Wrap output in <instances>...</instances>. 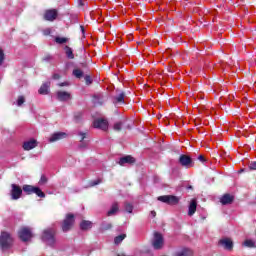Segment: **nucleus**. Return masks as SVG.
Listing matches in <instances>:
<instances>
[{
    "mask_svg": "<svg viewBox=\"0 0 256 256\" xmlns=\"http://www.w3.org/2000/svg\"><path fill=\"white\" fill-rule=\"evenodd\" d=\"M42 241L46 243V245L53 247L55 245V229L48 228L44 230L42 234Z\"/></svg>",
    "mask_w": 256,
    "mask_h": 256,
    "instance_id": "1",
    "label": "nucleus"
},
{
    "mask_svg": "<svg viewBox=\"0 0 256 256\" xmlns=\"http://www.w3.org/2000/svg\"><path fill=\"white\" fill-rule=\"evenodd\" d=\"M11 245H13V238L11 237V234L2 232L0 235V247L2 251L9 249Z\"/></svg>",
    "mask_w": 256,
    "mask_h": 256,
    "instance_id": "2",
    "label": "nucleus"
},
{
    "mask_svg": "<svg viewBox=\"0 0 256 256\" xmlns=\"http://www.w3.org/2000/svg\"><path fill=\"white\" fill-rule=\"evenodd\" d=\"M179 163L182 167H185V169H191V167L195 166V162H193V158L185 154L180 155Z\"/></svg>",
    "mask_w": 256,
    "mask_h": 256,
    "instance_id": "3",
    "label": "nucleus"
},
{
    "mask_svg": "<svg viewBox=\"0 0 256 256\" xmlns=\"http://www.w3.org/2000/svg\"><path fill=\"white\" fill-rule=\"evenodd\" d=\"M24 193H27V195H33L35 193L38 197H45V193L39 189V187H34L31 185H24L23 186Z\"/></svg>",
    "mask_w": 256,
    "mask_h": 256,
    "instance_id": "4",
    "label": "nucleus"
},
{
    "mask_svg": "<svg viewBox=\"0 0 256 256\" xmlns=\"http://www.w3.org/2000/svg\"><path fill=\"white\" fill-rule=\"evenodd\" d=\"M165 240L163 239V235L159 232L154 233V239L152 241L153 248L156 250L163 249V245Z\"/></svg>",
    "mask_w": 256,
    "mask_h": 256,
    "instance_id": "5",
    "label": "nucleus"
},
{
    "mask_svg": "<svg viewBox=\"0 0 256 256\" xmlns=\"http://www.w3.org/2000/svg\"><path fill=\"white\" fill-rule=\"evenodd\" d=\"M73 223H75V216H73V214H68L62 224L63 232L67 233V231L73 227Z\"/></svg>",
    "mask_w": 256,
    "mask_h": 256,
    "instance_id": "6",
    "label": "nucleus"
},
{
    "mask_svg": "<svg viewBox=\"0 0 256 256\" xmlns=\"http://www.w3.org/2000/svg\"><path fill=\"white\" fill-rule=\"evenodd\" d=\"M18 236L21 239V241L27 242L29 239L33 237V233L31 232L30 228L23 227L19 230Z\"/></svg>",
    "mask_w": 256,
    "mask_h": 256,
    "instance_id": "7",
    "label": "nucleus"
},
{
    "mask_svg": "<svg viewBox=\"0 0 256 256\" xmlns=\"http://www.w3.org/2000/svg\"><path fill=\"white\" fill-rule=\"evenodd\" d=\"M158 201H161L162 203H167V205H177V203H179V197L165 195L158 197Z\"/></svg>",
    "mask_w": 256,
    "mask_h": 256,
    "instance_id": "8",
    "label": "nucleus"
},
{
    "mask_svg": "<svg viewBox=\"0 0 256 256\" xmlns=\"http://www.w3.org/2000/svg\"><path fill=\"white\" fill-rule=\"evenodd\" d=\"M93 127L95 129H101L102 131H107V129H109V122L106 119H96L93 122Z\"/></svg>",
    "mask_w": 256,
    "mask_h": 256,
    "instance_id": "9",
    "label": "nucleus"
},
{
    "mask_svg": "<svg viewBox=\"0 0 256 256\" xmlns=\"http://www.w3.org/2000/svg\"><path fill=\"white\" fill-rule=\"evenodd\" d=\"M112 103L115 107H119V105H125V92H121L116 96L112 97Z\"/></svg>",
    "mask_w": 256,
    "mask_h": 256,
    "instance_id": "10",
    "label": "nucleus"
},
{
    "mask_svg": "<svg viewBox=\"0 0 256 256\" xmlns=\"http://www.w3.org/2000/svg\"><path fill=\"white\" fill-rule=\"evenodd\" d=\"M23 194V190L21 187H19L16 184H12V190H11V197L14 201H17V199H20L21 195Z\"/></svg>",
    "mask_w": 256,
    "mask_h": 256,
    "instance_id": "11",
    "label": "nucleus"
},
{
    "mask_svg": "<svg viewBox=\"0 0 256 256\" xmlns=\"http://www.w3.org/2000/svg\"><path fill=\"white\" fill-rule=\"evenodd\" d=\"M218 245L226 249V251H231L233 249V240L230 238H222L219 240Z\"/></svg>",
    "mask_w": 256,
    "mask_h": 256,
    "instance_id": "12",
    "label": "nucleus"
},
{
    "mask_svg": "<svg viewBox=\"0 0 256 256\" xmlns=\"http://www.w3.org/2000/svg\"><path fill=\"white\" fill-rule=\"evenodd\" d=\"M66 137L67 133L65 132H55L49 137L48 141L49 143H55L57 141H61V139H66Z\"/></svg>",
    "mask_w": 256,
    "mask_h": 256,
    "instance_id": "13",
    "label": "nucleus"
},
{
    "mask_svg": "<svg viewBox=\"0 0 256 256\" xmlns=\"http://www.w3.org/2000/svg\"><path fill=\"white\" fill-rule=\"evenodd\" d=\"M46 21H55L57 19V10H47L44 14Z\"/></svg>",
    "mask_w": 256,
    "mask_h": 256,
    "instance_id": "14",
    "label": "nucleus"
},
{
    "mask_svg": "<svg viewBox=\"0 0 256 256\" xmlns=\"http://www.w3.org/2000/svg\"><path fill=\"white\" fill-rule=\"evenodd\" d=\"M56 97L58 101H69V99H71V94L65 91H58Z\"/></svg>",
    "mask_w": 256,
    "mask_h": 256,
    "instance_id": "15",
    "label": "nucleus"
},
{
    "mask_svg": "<svg viewBox=\"0 0 256 256\" xmlns=\"http://www.w3.org/2000/svg\"><path fill=\"white\" fill-rule=\"evenodd\" d=\"M35 147H37V140L35 139L26 141L23 144L24 151H31V149H35Z\"/></svg>",
    "mask_w": 256,
    "mask_h": 256,
    "instance_id": "16",
    "label": "nucleus"
},
{
    "mask_svg": "<svg viewBox=\"0 0 256 256\" xmlns=\"http://www.w3.org/2000/svg\"><path fill=\"white\" fill-rule=\"evenodd\" d=\"M119 165L123 166V165H133V163H135V158H133V156H125L120 158L119 160Z\"/></svg>",
    "mask_w": 256,
    "mask_h": 256,
    "instance_id": "17",
    "label": "nucleus"
},
{
    "mask_svg": "<svg viewBox=\"0 0 256 256\" xmlns=\"http://www.w3.org/2000/svg\"><path fill=\"white\" fill-rule=\"evenodd\" d=\"M233 195L231 194H224L221 198H220V203H222L223 205H231V203H233Z\"/></svg>",
    "mask_w": 256,
    "mask_h": 256,
    "instance_id": "18",
    "label": "nucleus"
},
{
    "mask_svg": "<svg viewBox=\"0 0 256 256\" xmlns=\"http://www.w3.org/2000/svg\"><path fill=\"white\" fill-rule=\"evenodd\" d=\"M196 211H197V200H191L189 208H188L189 217H193V215H195Z\"/></svg>",
    "mask_w": 256,
    "mask_h": 256,
    "instance_id": "19",
    "label": "nucleus"
},
{
    "mask_svg": "<svg viewBox=\"0 0 256 256\" xmlns=\"http://www.w3.org/2000/svg\"><path fill=\"white\" fill-rule=\"evenodd\" d=\"M174 256H193V250L189 248H183L177 251Z\"/></svg>",
    "mask_w": 256,
    "mask_h": 256,
    "instance_id": "20",
    "label": "nucleus"
},
{
    "mask_svg": "<svg viewBox=\"0 0 256 256\" xmlns=\"http://www.w3.org/2000/svg\"><path fill=\"white\" fill-rule=\"evenodd\" d=\"M118 211H119V204L117 202H114L110 210L107 212V216L113 217V215H115Z\"/></svg>",
    "mask_w": 256,
    "mask_h": 256,
    "instance_id": "21",
    "label": "nucleus"
},
{
    "mask_svg": "<svg viewBox=\"0 0 256 256\" xmlns=\"http://www.w3.org/2000/svg\"><path fill=\"white\" fill-rule=\"evenodd\" d=\"M49 85H51L50 82H46L41 85L40 89L38 90V93L40 95H47L49 93Z\"/></svg>",
    "mask_w": 256,
    "mask_h": 256,
    "instance_id": "22",
    "label": "nucleus"
},
{
    "mask_svg": "<svg viewBox=\"0 0 256 256\" xmlns=\"http://www.w3.org/2000/svg\"><path fill=\"white\" fill-rule=\"evenodd\" d=\"M92 226L93 223H91V221L84 220L80 223V229L82 231H87V229H91Z\"/></svg>",
    "mask_w": 256,
    "mask_h": 256,
    "instance_id": "23",
    "label": "nucleus"
},
{
    "mask_svg": "<svg viewBox=\"0 0 256 256\" xmlns=\"http://www.w3.org/2000/svg\"><path fill=\"white\" fill-rule=\"evenodd\" d=\"M243 245H244V247L253 248V247H256V241L251 240V239H247L243 242Z\"/></svg>",
    "mask_w": 256,
    "mask_h": 256,
    "instance_id": "24",
    "label": "nucleus"
},
{
    "mask_svg": "<svg viewBox=\"0 0 256 256\" xmlns=\"http://www.w3.org/2000/svg\"><path fill=\"white\" fill-rule=\"evenodd\" d=\"M66 56L68 59H75V55H73V50L69 46H65Z\"/></svg>",
    "mask_w": 256,
    "mask_h": 256,
    "instance_id": "25",
    "label": "nucleus"
},
{
    "mask_svg": "<svg viewBox=\"0 0 256 256\" xmlns=\"http://www.w3.org/2000/svg\"><path fill=\"white\" fill-rule=\"evenodd\" d=\"M127 237L126 234H120L114 238L115 245H119Z\"/></svg>",
    "mask_w": 256,
    "mask_h": 256,
    "instance_id": "26",
    "label": "nucleus"
},
{
    "mask_svg": "<svg viewBox=\"0 0 256 256\" xmlns=\"http://www.w3.org/2000/svg\"><path fill=\"white\" fill-rule=\"evenodd\" d=\"M124 209L126 213H133V204L129 202L124 203Z\"/></svg>",
    "mask_w": 256,
    "mask_h": 256,
    "instance_id": "27",
    "label": "nucleus"
},
{
    "mask_svg": "<svg viewBox=\"0 0 256 256\" xmlns=\"http://www.w3.org/2000/svg\"><path fill=\"white\" fill-rule=\"evenodd\" d=\"M73 75L77 79H81L83 77V70H81V69H74L73 70Z\"/></svg>",
    "mask_w": 256,
    "mask_h": 256,
    "instance_id": "28",
    "label": "nucleus"
},
{
    "mask_svg": "<svg viewBox=\"0 0 256 256\" xmlns=\"http://www.w3.org/2000/svg\"><path fill=\"white\" fill-rule=\"evenodd\" d=\"M55 42L58 43V45H63L64 43H67V38L57 36Z\"/></svg>",
    "mask_w": 256,
    "mask_h": 256,
    "instance_id": "29",
    "label": "nucleus"
},
{
    "mask_svg": "<svg viewBox=\"0 0 256 256\" xmlns=\"http://www.w3.org/2000/svg\"><path fill=\"white\" fill-rule=\"evenodd\" d=\"M23 103H25V97L19 96L18 100H17V106L21 107V105H23Z\"/></svg>",
    "mask_w": 256,
    "mask_h": 256,
    "instance_id": "30",
    "label": "nucleus"
},
{
    "mask_svg": "<svg viewBox=\"0 0 256 256\" xmlns=\"http://www.w3.org/2000/svg\"><path fill=\"white\" fill-rule=\"evenodd\" d=\"M83 117V113L78 112L77 114H75L74 119L76 121V123H79V121H81V118Z\"/></svg>",
    "mask_w": 256,
    "mask_h": 256,
    "instance_id": "31",
    "label": "nucleus"
},
{
    "mask_svg": "<svg viewBox=\"0 0 256 256\" xmlns=\"http://www.w3.org/2000/svg\"><path fill=\"white\" fill-rule=\"evenodd\" d=\"M121 127H123V124L121 122H117L114 124V131H121Z\"/></svg>",
    "mask_w": 256,
    "mask_h": 256,
    "instance_id": "32",
    "label": "nucleus"
},
{
    "mask_svg": "<svg viewBox=\"0 0 256 256\" xmlns=\"http://www.w3.org/2000/svg\"><path fill=\"white\" fill-rule=\"evenodd\" d=\"M111 227H112L111 223H107V222L102 223V229L104 231H107V229H111Z\"/></svg>",
    "mask_w": 256,
    "mask_h": 256,
    "instance_id": "33",
    "label": "nucleus"
},
{
    "mask_svg": "<svg viewBox=\"0 0 256 256\" xmlns=\"http://www.w3.org/2000/svg\"><path fill=\"white\" fill-rule=\"evenodd\" d=\"M5 60V54L3 50L0 48V65H3V61Z\"/></svg>",
    "mask_w": 256,
    "mask_h": 256,
    "instance_id": "34",
    "label": "nucleus"
},
{
    "mask_svg": "<svg viewBox=\"0 0 256 256\" xmlns=\"http://www.w3.org/2000/svg\"><path fill=\"white\" fill-rule=\"evenodd\" d=\"M249 169H251V171H256V161H253L249 164Z\"/></svg>",
    "mask_w": 256,
    "mask_h": 256,
    "instance_id": "35",
    "label": "nucleus"
},
{
    "mask_svg": "<svg viewBox=\"0 0 256 256\" xmlns=\"http://www.w3.org/2000/svg\"><path fill=\"white\" fill-rule=\"evenodd\" d=\"M198 161H200L201 163H207V159H205V156L203 155L198 156Z\"/></svg>",
    "mask_w": 256,
    "mask_h": 256,
    "instance_id": "36",
    "label": "nucleus"
},
{
    "mask_svg": "<svg viewBox=\"0 0 256 256\" xmlns=\"http://www.w3.org/2000/svg\"><path fill=\"white\" fill-rule=\"evenodd\" d=\"M39 183H40V185H45V183H47V177L41 176Z\"/></svg>",
    "mask_w": 256,
    "mask_h": 256,
    "instance_id": "37",
    "label": "nucleus"
},
{
    "mask_svg": "<svg viewBox=\"0 0 256 256\" xmlns=\"http://www.w3.org/2000/svg\"><path fill=\"white\" fill-rule=\"evenodd\" d=\"M101 183V180H95L90 183L91 187H95V185H99Z\"/></svg>",
    "mask_w": 256,
    "mask_h": 256,
    "instance_id": "38",
    "label": "nucleus"
},
{
    "mask_svg": "<svg viewBox=\"0 0 256 256\" xmlns=\"http://www.w3.org/2000/svg\"><path fill=\"white\" fill-rule=\"evenodd\" d=\"M86 85H91V76H85Z\"/></svg>",
    "mask_w": 256,
    "mask_h": 256,
    "instance_id": "39",
    "label": "nucleus"
},
{
    "mask_svg": "<svg viewBox=\"0 0 256 256\" xmlns=\"http://www.w3.org/2000/svg\"><path fill=\"white\" fill-rule=\"evenodd\" d=\"M51 59H53V57L51 55H46L44 58H43V61H51Z\"/></svg>",
    "mask_w": 256,
    "mask_h": 256,
    "instance_id": "40",
    "label": "nucleus"
},
{
    "mask_svg": "<svg viewBox=\"0 0 256 256\" xmlns=\"http://www.w3.org/2000/svg\"><path fill=\"white\" fill-rule=\"evenodd\" d=\"M44 35H51V29L47 28L43 31Z\"/></svg>",
    "mask_w": 256,
    "mask_h": 256,
    "instance_id": "41",
    "label": "nucleus"
},
{
    "mask_svg": "<svg viewBox=\"0 0 256 256\" xmlns=\"http://www.w3.org/2000/svg\"><path fill=\"white\" fill-rule=\"evenodd\" d=\"M53 79H56V80L61 79V75L56 73L53 75Z\"/></svg>",
    "mask_w": 256,
    "mask_h": 256,
    "instance_id": "42",
    "label": "nucleus"
},
{
    "mask_svg": "<svg viewBox=\"0 0 256 256\" xmlns=\"http://www.w3.org/2000/svg\"><path fill=\"white\" fill-rule=\"evenodd\" d=\"M67 85H69V83H67V82L60 83V84H59V87H67Z\"/></svg>",
    "mask_w": 256,
    "mask_h": 256,
    "instance_id": "43",
    "label": "nucleus"
},
{
    "mask_svg": "<svg viewBox=\"0 0 256 256\" xmlns=\"http://www.w3.org/2000/svg\"><path fill=\"white\" fill-rule=\"evenodd\" d=\"M80 29H81L82 35H85V27H83V25H81V26H80Z\"/></svg>",
    "mask_w": 256,
    "mask_h": 256,
    "instance_id": "44",
    "label": "nucleus"
},
{
    "mask_svg": "<svg viewBox=\"0 0 256 256\" xmlns=\"http://www.w3.org/2000/svg\"><path fill=\"white\" fill-rule=\"evenodd\" d=\"M79 135H80V137H82V138H81V141H83V140L85 139V133L80 132Z\"/></svg>",
    "mask_w": 256,
    "mask_h": 256,
    "instance_id": "45",
    "label": "nucleus"
},
{
    "mask_svg": "<svg viewBox=\"0 0 256 256\" xmlns=\"http://www.w3.org/2000/svg\"><path fill=\"white\" fill-rule=\"evenodd\" d=\"M150 215H151L152 217H156L157 212H155V211H151V212H150Z\"/></svg>",
    "mask_w": 256,
    "mask_h": 256,
    "instance_id": "46",
    "label": "nucleus"
}]
</instances>
